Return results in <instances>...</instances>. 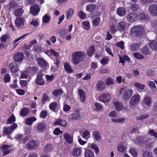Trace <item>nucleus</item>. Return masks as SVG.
Instances as JSON below:
<instances>
[{
    "label": "nucleus",
    "mask_w": 157,
    "mask_h": 157,
    "mask_svg": "<svg viewBox=\"0 0 157 157\" xmlns=\"http://www.w3.org/2000/svg\"><path fill=\"white\" fill-rule=\"evenodd\" d=\"M85 56L86 55L84 52H75L72 54L71 61L74 64H77L82 62Z\"/></svg>",
    "instance_id": "nucleus-1"
},
{
    "label": "nucleus",
    "mask_w": 157,
    "mask_h": 157,
    "mask_svg": "<svg viewBox=\"0 0 157 157\" xmlns=\"http://www.w3.org/2000/svg\"><path fill=\"white\" fill-rule=\"evenodd\" d=\"M130 33L133 36L140 37H142L144 33V29L142 26H135L131 28Z\"/></svg>",
    "instance_id": "nucleus-2"
},
{
    "label": "nucleus",
    "mask_w": 157,
    "mask_h": 157,
    "mask_svg": "<svg viewBox=\"0 0 157 157\" xmlns=\"http://www.w3.org/2000/svg\"><path fill=\"white\" fill-rule=\"evenodd\" d=\"M133 90L131 89H127L126 87L121 88L119 90L120 94H123V98L125 101L128 100L132 96Z\"/></svg>",
    "instance_id": "nucleus-3"
},
{
    "label": "nucleus",
    "mask_w": 157,
    "mask_h": 157,
    "mask_svg": "<svg viewBox=\"0 0 157 157\" xmlns=\"http://www.w3.org/2000/svg\"><path fill=\"white\" fill-rule=\"evenodd\" d=\"M17 127V125L16 123L13 124L10 127H5L3 130V133L4 136L11 134L13 131Z\"/></svg>",
    "instance_id": "nucleus-4"
},
{
    "label": "nucleus",
    "mask_w": 157,
    "mask_h": 157,
    "mask_svg": "<svg viewBox=\"0 0 157 157\" xmlns=\"http://www.w3.org/2000/svg\"><path fill=\"white\" fill-rule=\"evenodd\" d=\"M43 75L42 71H40L38 72L35 81L37 85L41 86L44 84V81L42 78Z\"/></svg>",
    "instance_id": "nucleus-5"
},
{
    "label": "nucleus",
    "mask_w": 157,
    "mask_h": 157,
    "mask_svg": "<svg viewBox=\"0 0 157 157\" xmlns=\"http://www.w3.org/2000/svg\"><path fill=\"white\" fill-rule=\"evenodd\" d=\"M99 100L103 102H107L111 99V97L107 93H105L102 94L99 98Z\"/></svg>",
    "instance_id": "nucleus-6"
},
{
    "label": "nucleus",
    "mask_w": 157,
    "mask_h": 157,
    "mask_svg": "<svg viewBox=\"0 0 157 157\" xmlns=\"http://www.w3.org/2000/svg\"><path fill=\"white\" fill-rule=\"evenodd\" d=\"M38 143L35 141L31 140L29 141L27 144V147L29 150L36 149L38 146Z\"/></svg>",
    "instance_id": "nucleus-7"
},
{
    "label": "nucleus",
    "mask_w": 157,
    "mask_h": 157,
    "mask_svg": "<svg viewBox=\"0 0 157 157\" xmlns=\"http://www.w3.org/2000/svg\"><path fill=\"white\" fill-rule=\"evenodd\" d=\"M140 100V97L139 94L133 96L130 99L129 103L130 105L133 106L138 103Z\"/></svg>",
    "instance_id": "nucleus-8"
},
{
    "label": "nucleus",
    "mask_w": 157,
    "mask_h": 157,
    "mask_svg": "<svg viewBox=\"0 0 157 157\" xmlns=\"http://www.w3.org/2000/svg\"><path fill=\"white\" fill-rule=\"evenodd\" d=\"M23 57V53L22 52H18L14 55V59L15 61L19 62L22 60Z\"/></svg>",
    "instance_id": "nucleus-9"
},
{
    "label": "nucleus",
    "mask_w": 157,
    "mask_h": 157,
    "mask_svg": "<svg viewBox=\"0 0 157 157\" xmlns=\"http://www.w3.org/2000/svg\"><path fill=\"white\" fill-rule=\"evenodd\" d=\"M138 16V14L136 13H132L128 14L126 18L129 21L133 22L135 21Z\"/></svg>",
    "instance_id": "nucleus-10"
},
{
    "label": "nucleus",
    "mask_w": 157,
    "mask_h": 157,
    "mask_svg": "<svg viewBox=\"0 0 157 157\" xmlns=\"http://www.w3.org/2000/svg\"><path fill=\"white\" fill-rule=\"evenodd\" d=\"M10 70L12 73L17 72L19 70V67L17 63H13L10 65Z\"/></svg>",
    "instance_id": "nucleus-11"
},
{
    "label": "nucleus",
    "mask_w": 157,
    "mask_h": 157,
    "mask_svg": "<svg viewBox=\"0 0 157 157\" xmlns=\"http://www.w3.org/2000/svg\"><path fill=\"white\" fill-rule=\"evenodd\" d=\"M117 28L120 32H124L126 29V23L123 21L120 22L117 24Z\"/></svg>",
    "instance_id": "nucleus-12"
},
{
    "label": "nucleus",
    "mask_w": 157,
    "mask_h": 157,
    "mask_svg": "<svg viewBox=\"0 0 157 157\" xmlns=\"http://www.w3.org/2000/svg\"><path fill=\"white\" fill-rule=\"evenodd\" d=\"M37 61L38 64L41 67H45L48 65L47 62L43 58H38L37 59Z\"/></svg>",
    "instance_id": "nucleus-13"
},
{
    "label": "nucleus",
    "mask_w": 157,
    "mask_h": 157,
    "mask_svg": "<svg viewBox=\"0 0 157 157\" xmlns=\"http://www.w3.org/2000/svg\"><path fill=\"white\" fill-rule=\"evenodd\" d=\"M39 10L38 6L36 4L31 7L30 12L32 15L35 16L39 13Z\"/></svg>",
    "instance_id": "nucleus-14"
},
{
    "label": "nucleus",
    "mask_w": 157,
    "mask_h": 157,
    "mask_svg": "<svg viewBox=\"0 0 157 157\" xmlns=\"http://www.w3.org/2000/svg\"><path fill=\"white\" fill-rule=\"evenodd\" d=\"M114 104L115 108L118 111L126 110L127 109L126 107H124L122 104L119 101L115 102Z\"/></svg>",
    "instance_id": "nucleus-15"
},
{
    "label": "nucleus",
    "mask_w": 157,
    "mask_h": 157,
    "mask_svg": "<svg viewBox=\"0 0 157 157\" xmlns=\"http://www.w3.org/2000/svg\"><path fill=\"white\" fill-rule=\"evenodd\" d=\"M149 11L152 15L156 16L157 15V6L155 4L151 5L149 8Z\"/></svg>",
    "instance_id": "nucleus-16"
},
{
    "label": "nucleus",
    "mask_w": 157,
    "mask_h": 157,
    "mask_svg": "<svg viewBox=\"0 0 157 157\" xmlns=\"http://www.w3.org/2000/svg\"><path fill=\"white\" fill-rule=\"evenodd\" d=\"M95 52V48L94 45H91L90 47L86 50L87 55L90 57L92 56L94 54Z\"/></svg>",
    "instance_id": "nucleus-17"
},
{
    "label": "nucleus",
    "mask_w": 157,
    "mask_h": 157,
    "mask_svg": "<svg viewBox=\"0 0 157 157\" xmlns=\"http://www.w3.org/2000/svg\"><path fill=\"white\" fill-rule=\"evenodd\" d=\"M141 42H139L138 44L133 43L131 44L129 46V49L132 51H136L138 50L141 45Z\"/></svg>",
    "instance_id": "nucleus-18"
},
{
    "label": "nucleus",
    "mask_w": 157,
    "mask_h": 157,
    "mask_svg": "<svg viewBox=\"0 0 157 157\" xmlns=\"http://www.w3.org/2000/svg\"><path fill=\"white\" fill-rule=\"evenodd\" d=\"M125 9L122 7L118 8L117 10V14L120 17L124 16L126 14Z\"/></svg>",
    "instance_id": "nucleus-19"
},
{
    "label": "nucleus",
    "mask_w": 157,
    "mask_h": 157,
    "mask_svg": "<svg viewBox=\"0 0 157 157\" xmlns=\"http://www.w3.org/2000/svg\"><path fill=\"white\" fill-rule=\"evenodd\" d=\"M15 24L18 27L23 26L24 25V20L22 18H18L15 20Z\"/></svg>",
    "instance_id": "nucleus-20"
},
{
    "label": "nucleus",
    "mask_w": 157,
    "mask_h": 157,
    "mask_svg": "<svg viewBox=\"0 0 157 157\" xmlns=\"http://www.w3.org/2000/svg\"><path fill=\"white\" fill-rule=\"evenodd\" d=\"M81 153V148H76L73 149L72 155L75 156H78L80 155Z\"/></svg>",
    "instance_id": "nucleus-21"
},
{
    "label": "nucleus",
    "mask_w": 157,
    "mask_h": 157,
    "mask_svg": "<svg viewBox=\"0 0 157 157\" xmlns=\"http://www.w3.org/2000/svg\"><path fill=\"white\" fill-rule=\"evenodd\" d=\"M98 9V6L94 4H90L87 6L86 7V10L89 12H92Z\"/></svg>",
    "instance_id": "nucleus-22"
},
{
    "label": "nucleus",
    "mask_w": 157,
    "mask_h": 157,
    "mask_svg": "<svg viewBox=\"0 0 157 157\" xmlns=\"http://www.w3.org/2000/svg\"><path fill=\"white\" fill-rule=\"evenodd\" d=\"M143 101V103L147 105V107L149 106L151 103V99L150 96L147 95L146 96H145Z\"/></svg>",
    "instance_id": "nucleus-23"
},
{
    "label": "nucleus",
    "mask_w": 157,
    "mask_h": 157,
    "mask_svg": "<svg viewBox=\"0 0 157 157\" xmlns=\"http://www.w3.org/2000/svg\"><path fill=\"white\" fill-rule=\"evenodd\" d=\"M78 91L81 101L82 102L85 101L86 100V95L85 92L81 89H78Z\"/></svg>",
    "instance_id": "nucleus-24"
},
{
    "label": "nucleus",
    "mask_w": 157,
    "mask_h": 157,
    "mask_svg": "<svg viewBox=\"0 0 157 157\" xmlns=\"http://www.w3.org/2000/svg\"><path fill=\"white\" fill-rule=\"evenodd\" d=\"M150 48L153 50H157V42L155 40H151L149 43Z\"/></svg>",
    "instance_id": "nucleus-25"
},
{
    "label": "nucleus",
    "mask_w": 157,
    "mask_h": 157,
    "mask_svg": "<svg viewBox=\"0 0 157 157\" xmlns=\"http://www.w3.org/2000/svg\"><path fill=\"white\" fill-rule=\"evenodd\" d=\"M93 137L94 139L97 141H99L101 140L100 134L98 131H95L93 132Z\"/></svg>",
    "instance_id": "nucleus-26"
},
{
    "label": "nucleus",
    "mask_w": 157,
    "mask_h": 157,
    "mask_svg": "<svg viewBox=\"0 0 157 157\" xmlns=\"http://www.w3.org/2000/svg\"><path fill=\"white\" fill-rule=\"evenodd\" d=\"M67 124V122L66 121L64 120H61V119H59L54 123L55 124L60 125L63 127L66 126Z\"/></svg>",
    "instance_id": "nucleus-27"
},
{
    "label": "nucleus",
    "mask_w": 157,
    "mask_h": 157,
    "mask_svg": "<svg viewBox=\"0 0 157 157\" xmlns=\"http://www.w3.org/2000/svg\"><path fill=\"white\" fill-rule=\"evenodd\" d=\"M45 128V126L44 123L40 122L37 127V130L40 132H42Z\"/></svg>",
    "instance_id": "nucleus-28"
},
{
    "label": "nucleus",
    "mask_w": 157,
    "mask_h": 157,
    "mask_svg": "<svg viewBox=\"0 0 157 157\" xmlns=\"http://www.w3.org/2000/svg\"><path fill=\"white\" fill-rule=\"evenodd\" d=\"M63 137L66 141L69 144H70L72 142V138L69 134L67 133H64Z\"/></svg>",
    "instance_id": "nucleus-29"
},
{
    "label": "nucleus",
    "mask_w": 157,
    "mask_h": 157,
    "mask_svg": "<svg viewBox=\"0 0 157 157\" xmlns=\"http://www.w3.org/2000/svg\"><path fill=\"white\" fill-rule=\"evenodd\" d=\"M118 151L121 152H125L126 151V147L122 144H119L117 146Z\"/></svg>",
    "instance_id": "nucleus-30"
},
{
    "label": "nucleus",
    "mask_w": 157,
    "mask_h": 157,
    "mask_svg": "<svg viewBox=\"0 0 157 157\" xmlns=\"http://www.w3.org/2000/svg\"><path fill=\"white\" fill-rule=\"evenodd\" d=\"M53 148V147L51 144H47L44 147V151L45 153L50 152L52 151Z\"/></svg>",
    "instance_id": "nucleus-31"
},
{
    "label": "nucleus",
    "mask_w": 157,
    "mask_h": 157,
    "mask_svg": "<svg viewBox=\"0 0 157 157\" xmlns=\"http://www.w3.org/2000/svg\"><path fill=\"white\" fill-rule=\"evenodd\" d=\"M94 155V152L90 149H86L85 152V157H93Z\"/></svg>",
    "instance_id": "nucleus-32"
},
{
    "label": "nucleus",
    "mask_w": 157,
    "mask_h": 157,
    "mask_svg": "<svg viewBox=\"0 0 157 157\" xmlns=\"http://www.w3.org/2000/svg\"><path fill=\"white\" fill-rule=\"evenodd\" d=\"M63 92L62 90H55L52 94L55 96H60L62 95Z\"/></svg>",
    "instance_id": "nucleus-33"
},
{
    "label": "nucleus",
    "mask_w": 157,
    "mask_h": 157,
    "mask_svg": "<svg viewBox=\"0 0 157 157\" xmlns=\"http://www.w3.org/2000/svg\"><path fill=\"white\" fill-rule=\"evenodd\" d=\"M90 132L88 130H86L82 132V136L86 140H87L90 138Z\"/></svg>",
    "instance_id": "nucleus-34"
},
{
    "label": "nucleus",
    "mask_w": 157,
    "mask_h": 157,
    "mask_svg": "<svg viewBox=\"0 0 157 157\" xmlns=\"http://www.w3.org/2000/svg\"><path fill=\"white\" fill-rule=\"evenodd\" d=\"M82 25L83 28L87 30H89L90 28V23L88 21H83Z\"/></svg>",
    "instance_id": "nucleus-35"
},
{
    "label": "nucleus",
    "mask_w": 157,
    "mask_h": 157,
    "mask_svg": "<svg viewBox=\"0 0 157 157\" xmlns=\"http://www.w3.org/2000/svg\"><path fill=\"white\" fill-rule=\"evenodd\" d=\"M141 52L145 55H148L150 53L148 50V48L146 46H145L142 48Z\"/></svg>",
    "instance_id": "nucleus-36"
},
{
    "label": "nucleus",
    "mask_w": 157,
    "mask_h": 157,
    "mask_svg": "<svg viewBox=\"0 0 157 157\" xmlns=\"http://www.w3.org/2000/svg\"><path fill=\"white\" fill-rule=\"evenodd\" d=\"M64 68L65 70L68 73H71L73 71L72 69L68 63H66L64 65Z\"/></svg>",
    "instance_id": "nucleus-37"
},
{
    "label": "nucleus",
    "mask_w": 157,
    "mask_h": 157,
    "mask_svg": "<svg viewBox=\"0 0 157 157\" xmlns=\"http://www.w3.org/2000/svg\"><path fill=\"white\" fill-rule=\"evenodd\" d=\"M97 87L98 90H102L105 89V85L103 82H98Z\"/></svg>",
    "instance_id": "nucleus-38"
},
{
    "label": "nucleus",
    "mask_w": 157,
    "mask_h": 157,
    "mask_svg": "<svg viewBox=\"0 0 157 157\" xmlns=\"http://www.w3.org/2000/svg\"><path fill=\"white\" fill-rule=\"evenodd\" d=\"M29 113V110L27 108H24L20 112V115L22 117L25 116Z\"/></svg>",
    "instance_id": "nucleus-39"
},
{
    "label": "nucleus",
    "mask_w": 157,
    "mask_h": 157,
    "mask_svg": "<svg viewBox=\"0 0 157 157\" xmlns=\"http://www.w3.org/2000/svg\"><path fill=\"white\" fill-rule=\"evenodd\" d=\"M134 85L138 89H139L143 90L145 87L144 85L138 82H135Z\"/></svg>",
    "instance_id": "nucleus-40"
},
{
    "label": "nucleus",
    "mask_w": 157,
    "mask_h": 157,
    "mask_svg": "<svg viewBox=\"0 0 157 157\" xmlns=\"http://www.w3.org/2000/svg\"><path fill=\"white\" fill-rule=\"evenodd\" d=\"M73 10L72 9H69L67 12L66 17L67 19H70L73 13Z\"/></svg>",
    "instance_id": "nucleus-41"
},
{
    "label": "nucleus",
    "mask_w": 157,
    "mask_h": 157,
    "mask_svg": "<svg viewBox=\"0 0 157 157\" xmlns=\"http://www.w3.org/2000/svg\"><path fill=\"white\" fill-rule=\"evenodd\" d=\"M125 120L124 118H121L117 119L113 118L111 119L112 121L115 123H123Z\"/></svg>",
    "instance_id": "nucleus-42"
},
{
    "label": "nucleus",
    "mask_w": 157,
    "mask_h": 157,
    "mask_svg": "<svg viewBox=\"0 0 157 157\" xmlns=\"http://www.w3.org/2000/svg\"><path fill=\"white\" fill-rule=\"evenodd\" d=\"M29 34V33L26 34L24 35H22L20 37L17 38L16 40H14L13 42V44L14 45L18 41H19L21 40H23L24 39L25 37L27 35Z\"/></svg>",
    "instance_id": "nucleus-43"
},
{
    "label": "nucleus",
    "mask_w": 157,
    "mask_h": 157,
    "mask_svg": "<svg viewBox=\"0 0 157 157\" xmlns=\"http://www.w3.org/2000/svg\"><path fill=\"white\" fill-rule=\"evenodd\" d=\"M144 140V137L140 136H138L134 141L136 144H138L142 142Z\"/></svg>",
    "instance_id": "nucleus-44"
},
{
    "label": "nucleus",
    "mask_w": 157,
    "mask_h": 157,
    "mask_svg": "<svg viewBox=\"0 0 157 157\" xmlns=\"http://www.w3.org/2000/svg\"><path fill=\"white\" fill-rule=\"evenodd\" d=\"M15 121V117L13 115H12L8 119L6 123L7 124H10Z\"/></svg>",
    "instance_id": "nucleus-45"
},
{
    "label": "nucleus",
    "mask_w": 157,
    "mask_h": 157,
    "mask_svg": "<svg viewBox=\"0 0 157 157\" xmlns=\"http://www.w3.org/2000/svg\"><path fill=\"white\" fill-rule=\"evenodd\" d=\"M36 119L34 117L27 118L26 120V123L29 125H31L33 122L36 121Z\"/></svg>",
    "instance_id": "nucleus-46"
},
{
    "label": "nucleus",
    "mask_w": 157,
    "mask_h": 157,
    "mask_svg": "<svg viewBox=\"0 0 157 157\" xmlns=\"http://www.w3.org/2000/svg\"><path fill=\"white\" fill-rule=\"evenodd\" d=\"M49 100L48 96L46 94H44L42 97V103L43 104L45 103L47 101Z\"/></svg>",
    "instance_id": "nucleus-47"
},
{
    "label": "nucleus",
    "mask_w": 157,
    "mask_h": 157,
    "mask_svg": "<svg viewBox=\"0 0 157 157\" xmlns=\"http://www.w3.org/2000/svg\"><path fill=\"white\" fill-rule=\"evenodd\" d=\"M58 106V104L56 102H53L49 105L50 109L52 110H54L56 109Z\"/></svg>",
    "instance_id": "nucleus-48"
},
{
    "label": "nucleus",
    "mask_w": 157,
    "mask_h": 157,
    "mask_svg": "<svg viewBox=\"0 0 157 157\" xmlns=\"http://www.w3.org/2000/svg\"><path fill=\"white\" fill-rule=\"evenodd\" d=\"M50 17L46 14L43 17V21L45 23H48L50 21Z\"/></svg>",
    "instance_id": "nucleus-49"
},
{
    "label": "nucleus",
    "mask_w": 157,
    "mask_h": 157,
    "mask_svg": "<svg viewBox=\"0 0 157 157\" xmlns=\"http://www.w3.org/2000/svg\"><path fill=\"white\" fill-rule=\"evenodd\" d=\"M96 107V108L95 109V110H98V111H101L103 109V107L102 105L99 104L98 102L95 103L94 105Z\"/></svg>",
    "instance_id": "nucleus-50"
},
{
    "label": "nucleus",
    "mask_w": 157,
    "mask_h": 157,
    "mask_svg": "<svg viewBox=\"0 0 157 157\" xmlns=\"http://www.w3.org/2000/svg\"><path fill=\"white\" fill-rule=\"evenodd\" d=\"M142 157H152V153L149 151H145L143 152Z\"/></svg>",
    "instance_id": "nucleus-51"
},
{
    "label": "nucleus",
    "mask_w": 157,
    "mask_h": 157,
    "mask_svg": "<svg viewBox=\"0 0 157 157\" xmlns=\"http://www.w3.org/2000/svg\"><path fill=\"white\" fill-rule=\"evenodd\" d=\"M148 133L150 136L157 138V132H156L154 130L152 129L148 131Z\"/></svg>",
    "instance_id": "nucleus-52"
},
{
    "label": "nucleus",
    "mask_w": 157,
    "mask_h": 157,
    "mask_svg": "<svg viewBox=\"0 0 157 157\" xmlns=\"http://www.w3.org/2000/svg\"><path fill=\"white\" fill-rule=\"evenodd\" d=\"M101 20L100 18L98 17L95 18L93 21L92 23L94 26H97L98 25L100 22Z\"/></svg>",
    "instance_id": "nucleus-53"
},
{
    "label": "nucleus",
    "mask_w": 157,
    "mask_h": 157,
    "mask_svg": "<svg viewBox=\"0 0 157 157\" xmlns=\"http://www.w3.org/2000/svg\"><path fill=\"white\" fill-rule=\"evenodd\" d=\"M22 13V10L19 8L15 10V15L16 17H20L21 16Z\"/></svg>",
    "instance_id": "nucleus-54"
},
{
    "label": "nucleus",
    "mask_w": 157,
    "mask_h": 157,
    "mask_svg": "<svg viewBox=\"0 0 157 157\" xmlns=\"http://www.w3.org/2000/svg\"><path fill=\"white\" fill-rule=\"evenodd\" d=\"M79 112V111L77 110V112L75 111L73 113L72 115L73 119L77 120L80 118V115L78 113Z\"/></svg>",
    "instance_id": "nucleus-55"
},
{
    "label": "nucleus",
    "mask_w": 157,
    "mask_h": 157,
    "mask_svg": "<svg viewBox=\"0 0 157 157\" xmlns=\"http://www.w3.org/2000/svg\"><path fill=\"white\" fill-rule=\"evenodd\" d=\"M149 115L148 114L142 115L137 117L136 119L138 120H144L148 117Z\"/></svg>",
    "instance_id": "nucleus-56"
},
{
    "label": "nucleus",
    "mask_w": 157,
    "mask_h": 157,
    "mask_svg": "<svg viewBox=\"0 0 157 157\" xmlns=\"http://www.w3.org/2000/svg\"><path fill=\"white\" fill-rule=\"evenodd\" d=\"M45 78L47 82H50L52 81L54 79V76L53 75H45Z\"/></svg>",
    "instance_id": "nucleus-57"
},
{
    "label": "nucleus",
    "mask_w": 157,
    "mask_h": 157,
    "mask_svg": "<svg viewBox=\"0 0 157 157\" xmlns=\"http://www.w3.org/2000/svg\"><path fill=\"white\" fill-rule=\"evenodd\" d=\"M90 148L93 149L96 153L97 154L99 152V149L96 145L94 144H92Z\"/></svg>",
    "instance_id": "nucleus-58"
},
{
    "label": "nucleus",
    "mask_w": 157,
    "mask_h": 157,
    "mask_svg": "<svg viewBox=\"0 0 157 157\" xmlns=\"http://www.w3.org/2000/svg\"><path fill=\"white\" fill-rule=\"evenodd\" d=\"M133 55L137 59H142L144 58V56L138 52L133 53Z\"/></svg>",
    "instance_id": "nucleus-59"
},
{
    "label": "nucleus",
    "mask_w": 157,
    "mask_h": 157,
    "mask_svg": "<svg viewBox=\"0 0 157 157\" xmlns=\"http://www.w3.org/2000/svg\"><path fill=\"white\" fill-rule=\"evenodd\" d=\"M28 73L27 71H24L21 72V78L25 79L27 78Z\"/></svg>",
    "instance_id": "nucleus-60"
},
{
    "label": "nucleus",
    "mask_w": 157,
    "mask_h": 157,
    "mask_svg": "<svg viewBox=\"0 0 157 157\" xmlns=\"http://www.w3.org/2000/svg\"><path fill=\"white\" fill-rule=\"evenodd\" d=\"M8 5L10 9H13L17 6L16 3L14 1L10 2Z\"/></svg>",
    "instance_id": "nucleus-61"
},
{
    "label": "nucleus",
    "mask_w": 157,
    "mask_h": 157,
    "mask_svg": "<svg viewBox=\"0 0 157 157\" xmlns=\"http://www.w3.org/2000/svg\"><path fill=\"white\" fill-rule=\"evenodd\" d=\"M130 153L134 157H136L137 155V153L134 148H131L129 150Z\"/></svg>",
    "instance_id": "nucleus-62"
},
{
    "label": "nucleus",
    "mask_w": 157,
    "mask_h": 157,
    "mask_svg": "<svg viewBox=\"0 0 157 157\" xmlns=\"http://www.w3.org/2000/svg\"><path fill=\"white\" fill-rule=\"evenodd\" d=\"M139 8L138 5L137 4H134L132 5L131 6V9L133 11H136Z\"/></svg>",
    "instance_id": "nucleus-63"
},
{
    "label": "nucleus",
    "mask_w": 157,
    "mask_h": 157,
    "mask_svg": "<svg viewBox=\"0 0 157 157\" xmlns=\"http://www.w3.org/2000/svg\"><path fill=\"white\" fill-rule=\"evenodd\" d=\"M67 33V31L66 29H63L60 31V36L63 37H64Z\"/></svg>",
    "instance_id": "nucleus-64"
}]
</instances>
